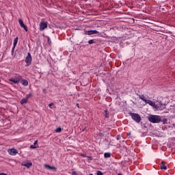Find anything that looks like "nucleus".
<instances>
[{
    "mask_svg": "<svg viewBox=\"0 0 175 175\" xmlns=\"http://www.w3.org/2000/svg\"><path fill=\"white\" fill-rule=\"evenodd\" d=\"M23 78L21 77H15L14 78H11L10 81L14 83V84H18Z\"/></svg>",
    "mask_w": 175,
    "mask_h": 175,
    "instance_id": "6e6552de",
    "label": "nucleus"
},
{
    "mask_svg": "<svg viewBox=\"0 0 175 175\" xmlns=\"http://www.w3.org/2000/svg\"><path fill=\"white\" fill-rule=\"evenodd\" d=\"M98 33V36H100V33L96 30H88L85 31V35H95Z\"/></svg>",
    "mask_w": 175,
    "mask_h": 175,
    "instance_id": "39448f33",
    "label": "nucleus"
},
{
    "mask_svg": "<svg viewBox=\"0 0 175 175\" xmlns=\"http://www.w3.org/2000/svg\"><path fill=\"white\" fill-rule=\"evenodd\" d=\"M170 110L171 113H174V114H175V104L170 106Z\"/></svg>",
    "mask_w": 175,
    "mask_h": 175,
    "instance_id": "2eb2a0df",
    "label": "nucleus"
},
{
    "mask_svg": "<svg viewBox=\"0 0 175 175\" xmlns=\"http://www.w3.org/2000/svg\"><path fill=\"white\" fill-rule=\"evenodd\" d=\"M8 152L10 154V155H17V150L14 149V148H11L10 150H8Z\"/></svg>",
    "mask_w": 175,
    "mask_h": 175,
    "instance_id": "9d476101",
    "label": "nucleus"
},
{
    "mask_svg": "<svg viewBox=\"0 0 175 175\" xmlns=\"http://www.w3.org/2000/svg\"><path fill=\"white\" fill-rule=\"evenodd\" d=\"M18 23H19L21 27L24 25V23L23 22V21L21 19H18Z\"/></svg>",
    "mask_w": 175,
    "mask_h": 175,
    "instance_id": "412c9836",
    "label": "nucleus"
},
{
    "mask_svg": "<svg viewBox=\"0 0 175 175\" xmlns=\"http://www.w3.org/2000/svg\"><path fill=\"white\" fill-rule=\"evenodd\" d=\"M77 107H80L78 103L77 104Z\"/></svg>",
    "mask_w": 175,
    "mask_h": 175,
    "instance_id": "c85d7f7f",
    "label": "nucleus"
},
{
    "mask_svg": "<svg viewBox=\"0 0 175 175\" xmlns=\"http://www.w3.org/2000/svg\"><path fill=\"white\" fill-rule=\"evenodd\" d=\"M161 169L163 170H167V166L165 165V161L161 162Z\"/></svg>",
    "mask_w": 175,
    "mask_h": 175,
    "instance_id": "ddd939ff",
    "label": "nucleus"
},
{
    "mask_svg": "<svg viewBox=\"0 0 175 175\" xmlns=\"http://www.w3.org/2000/svg\"><path fill=\"white\" fill-rule=\"evenodd\" d=\"M89 44H93V43H95V41L94 40H90L88 41Z\"/></svg>",
    "mask_w": 175,
    "mask_h": 175,
    "instance_id": "4be33fe9",
    "label": "nucleus"
},
{
    "mask_svg": "<svg viewBox=\"0 0 175 175\" xmlns=\"http://www.w3.org/2000/svg\"><path fill=\"white\" fill-rule=\"evenodd\" d=\"M105 118H109V113L107 112V109H105Z\"/></svg>",
    "mask_w": 175,
    "mask_h": 175,
    "instance_id": "aec40b11",
    "label": "nucleus"
},
{
    "mask_svg": "<svg viewBox=\"0 0 175 175\" xmlns=\"http://www.w3.org/2000/svg\"><path fill=\"white\" fill-rule=\"evenodd\" d=\"M118 175H122V174H118Z\"/></svg>",
    "mask_w": 175,
    "mask_h": 175,
    "instance_id": "c756f323",
    "label": "nucleus"
},
{
    "mask_svg": "<svg viewBox=\"0 0 175 175\" xmlns=\"http://www.w3.org/2000/svg\"><path fill=\"white\" fill-rule=\"evenodd\" d=\"M21 28H23L26 32H28V27H27L26 25H25L23 24V25H22V26H21Z\"/></svg>",
    "mask_w": 175,
    "mask_h": 175,
    "instance_id": "6ab92c4d",
    "label": "nucleus"
},
{
    "mask_svg": "<svg viewBox=\"0 0 175 175\" xmlns=\"http://www.w3.org/2000/svg\"><path fill=\"white\" fill-rule=\"evenodd\" d=\"M22 166H25V167H27V169H29L31 166H32V163L31 162H23L22 163Z\"/></svg>",
    "mask_w": 175,
    "mask_h": 175,
    "instance_id": "9b49d317",
    "label": "nucleus"
},
{
    "mask_svg": "<svg viewBox=\"0 0 175 175\" xmlns=\"http://www.w3.org/2000/svg\"><path fill=\"white\" fill-rule=\"evenodd\" d=\"M30 148H38V146H36L35 145H31V146H30Z\"/></svg>",
    "mask_w": 175,
    "mask_h": 175,
    "instance_id": "b1692460",
    "label": "nucleus"
},
{
    "mask_svg": "<svg viewBox=\"0 0 175 175\" xmlns=\"http://www.w3.org/2000/svg\"><path fill=\"white\" fill-rule=\"evenodd\" d=\"M96 174L97 175H103V173L101 171H97Z\"/></svg>",
    "mask_w": 175,
    "mask_h": 175,
    "instance_id": "5701e85b",
    "label": "nucleus"
},
{
    "mask_svg": "<svg viewBox=\"0 0 175 175\" xmlns=\"http://www.w3.org/2000/svg\"><path fill=\"white\" fill-rule=\"evenodd\" d=\"M116 139L117 140H120V139H121V135H118Z\"/></svg>",
    "mask_w": 175,
    "mask_h": 175,
    "instance_id": "a878e982",
    "label": "nucleus"
},
{
    "mask_svg": "<svg viewBox=\"0 0 175 175\" xmlns=\"http://www.w3.org/2000/svg\"><path fill=\"white\" fill-rule=\"evenodd\" d=\"M25 62L28 66H29L31 62H32V56L31 55V53H27V56L25 58Z\"/></svg>",
    "mask_w": 175,
    "mask_h": 175,
    "instance_id": "0eeeda50",
    "label": "nucleus"
},
{
    "mask_svg": "<svg viewBox=\"0 0 175 175\" xmlns=\"http://www.w3.org/2000/svg\"><path fill=\"white\" fill-rule=\"evenodd\" d=\"M139 99H142L145 103L148 100L147 98L144 96V95H139Z\"/></svg>",
    "mask_w": 175,
    "mask_h": 175,
    "instance_id": "4468645a",
    "label": "nucleus"
},
{
    "mask_svg": "<svg viewBox=\"0 0 175 175\" xmlns=\"http://www.w3.org/2000/svg\"><path fill=\"white\" fill-rule=\"evenodd\" d=\"M148 120L150 122L153 124H158L162 121L161 116L158 115H150L148 116Z\"/></svg>",
    "mask_w": 175,
    "mask_h": 175,
    "instance_id": "f03ea898",
    "label": "nucleus"
},
{
    "mask_svg": "<svg viewBox=\"0 0 175 175\" xmlns=\"http://www.w3.org/2000/svg\"><path fill=\"white\" fill-rule=\"evenodd\" d=\"M47 28V22L42 21L40 23V31H44Z\"/></svg>",
    "mask_w": 175,
    "mask_h": 175,
    "instance_id": "20e7f679",
    "label": "nucleus"
},
{
    "mask_svg": "<svg viewBox=\"0 0 175 175\" xmlns=\"http://www.w3.org/2000/svg\"><path fill=\"white\" fill-rule=\"evenodd\" d=\"M51 106H54V103H50L49 105V107L51 108V109H53V107H51Z\"/></svg>",
    "mask_w": 175,
    "mask_h": 175,
    "instance_id": "393cba45",
    "label": "nucleus"
},
{
    "mask_svg": "<svg viewBox=\"0 0 175 175\" xmlns=\"http://www.w3.org/2000/svg\"><path fill=\"white\" fill-rule=\"evenodd\" d=\"M17 42H18V38L16 37L14 40V47L12 48V53L14 51V49L16 48V46H17Z\"/></svg>",
    "mask_w": 175,
    "mask_h": 175,
    "instance_id": "f8f14e48",
    "label": "nucleus"
},
{
    "mask_svg": "<svg viewBox=\"0 0 175 175\" xmlns=\"http://www.w3.org/2000/svg\"><path fill=\"white\" fill-rule=\"evenodd\" d=\"M104 157H105V158H110V157H111V153H110V152H105L104 154Z\"/></svg>",
    "mask_w": 175,
    "mask_h": 175,
    "instance_id": "f3484780",
    "label": "nucleus"
},
{
    "mask_svg": "<svg viewBox=\"0 0 175 175\" xmlns=\"http://www.w3.org/2000/svg\"><path fill=\"white\" fill-rule=\"evenodd\" d=\"M145 103L146 105H149L150 106H152V107H153V109H155L156 110H163V109L166 107V105H165V104H163L161 101L155 103L151 100H148Z\"/></svg>",
    "mask_w": 175,
    "mask_h": 175,
    "instance_id": "f257e3e1",
    "label": "nucleus"
},
{
    "mask_svg": "<svg viewBox=\"0 0 175 175\" xmlns=\"http://www.w3.org/2000/svg\"><path fill=\"white\" fill-rule=\"evenodd\" d=\"M21 84L27 87V85H28V81L23 79L21 81Z\"/></svg>",
    "mask_w": 175,
    "mask_h": 175,
    "instance_id": "dca6fc26",
    "label": "nucleus"
},
{
    "mask_svg": "<svg viewBox=\"0 0 175 175\" xmlns=\"http://www.w3.org/2000/svg\"><path fill=\"white\" fill-rule=\"evenodd\" d=\"M34 146H36V144H38V140H36L33 143Z\"/></svg>",
    "mask_w": 175,
    "mask_h": 175,
    "instance_id": "bb28decb",
    "label": "nucleus"
},
{
    "mask_svg": "<svg viewBox=\"0 0 175 175\" xmlns=\"http://www.w3.org/2000/svg\"><path fill=\"white\" fill-rule=\"evenodd\" d=\"M129 114L131 118L134 121H135V122H137V124H139L142 121V117H140L138 113H130Z\"/></svg>",
    "mask_w": 175,
    "mask_h": 175,
    "instance_id": "7ed1b4c3",
    "label": "nucleus"
},
{
    "mask_svg": "<svg viewBox=\"0 0 175 175\" xmlns=\"http://www.w3.org/2000/svg\"><path fill=\"white\" fill-rule=\"evenodd\" d=\"M44 167L47 170H53L54 172L57 170V168L55 167L50 166L49 164L44 165Z\"/></svg>",
    "mask_w": 175,
    "mask_h": 175,
    "instance_id": "1a4fd4ad",
    "label": "nucleus"
},
{
    "mask_svg": "<svg viewBox=\"0 0 175 175\" xmlns=\"http://www.w3.org/2000/svg\"><path fill=\"white\" fill-rule=\"evenodd\" d=\"M0 175H6L5 173H0Z\"/></svg>",
    "mask_w": 175,
    "mask_h": 175,
    "instance_id": "cd10ccee",
    "label": "nucleus"
},
{
    "mask_svg": "<svg viewBox=\"0 0 175 175\" xmlns=\"http://www.w3.org/2000/svg\"><path fill=\"white\" fill-rule=\"evenodd\" d=\"M61 131H62V129L61 127H57L55 130V132H56V133H59V132H61Z\"/></svg>",
    "mask_w": 175,
    "mask_h": 175,
    "instance_id": "a211bd4d",
    "label": "nucleus"
},
{
    "mask_svg": "<svg viewBox=\"0 0 175 175\" xmlns=\"http://www.w3.org/2000/svg\"><path fill=\"white\" fill-rule=\"evenodd\" d=\"M31 96H32V94H31V93L26 95V96L21 100V105H25V103H27V102H28V99L29 98H31Z\"/></svg>",
    "mask_w": 175,
    "mask_h": 175,
    "instance_id": "423d86ee",
    "label": "nucleus"
}]
</instances>
